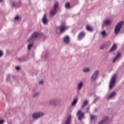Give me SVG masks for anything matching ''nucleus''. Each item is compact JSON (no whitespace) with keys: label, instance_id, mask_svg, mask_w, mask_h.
Segmentation results:
<instances>
[{"label":"nucleus","instance_id":"obj_8","mask_svg":"<svg viewBox=\"0 0 124 124\" xmlns=\"http://www.w3.org/2000/svg\"><path fill=\"white\" fill-rule=\"evenodd\" d=\"M43 115L42 113H34L32 114V116L33 119L37 120V119L40 118V117H42Z\"/></svg>","mask_w":124,"mask_h":124},{"label":"nucleus","instance_id":"obj_19","mask_svg":"<svg viewBox=\"0 0 124 124\" xmlns=\"http://www.w3.org/2000/svg\"><path fill=\"white\" fill-rule=\"evenodd\" d=\"M17 60L19 61V62H26L27 58H26V57H23L18 58Z\"/></svg>","mask_w":124,"mask_h":124},{"label":"nucleus","instance_id":"obj_41","mask_svg":"<svg viewBox=\"0 0 124 124\" xmlns=\"http://www.w3.org/2000/svg\"><path fill=\"white\" fill-rule=\"evenodd\" d=\"M7 54H10V51H9V50H8V51H7Z\"/></svg>","mask_w":124,"mask_h":124},{"label":"nucleus","instance_id":"obj_39","mask_svg":"<svg viewBox=\"0 0 124 124\" xmlns=\"http://www.w3.org/2000/svg\"><path fill=\"white\" fill-rule=\"evenodd\" d=\"M94 111H95V112H97V111H98V108H95V109H94Z\"/></svg>","mask_w":124,"mask_h":124},{"label":"nucleus","instance_id":"obj_30","mask_svg":"<svg viewBox=\"0 0 124 124\" xmlns=\"http://www.w3.org/2000/svg\"><path fill=\"white\" fill-rule=\"evenodd\" d=\"M102 35H103V36L106 37L107 36V33H106V32L104 31L102 32Z\"/></svg>","mask_w":124,"mask_h":124},{"label":"nucleus","instance_id":"obj_5","mask_svg":"<svg viewBox=\"0 0 124 124\" xmlns=\"http://www.w3.org/2000/svg\"><path fill=\"white\" fill-rule=\"evenodd\" d=\"M12 7H16V8H19L22 6V1L21 0L16 1L14 0L11 3Z\"/></svg>","mask_w":124,"mask_h":124},{"label":"nucleus","instance_id":"obj_1","mask_svg":"<svg viewBox=\"0 0 124 124\" xmlns=\"http://www.w3.org/2000/svg\"><path fill=\"white\" fill-rule=\"evenodd\" d=\"M43 35V33L41 32H38L37 31L34 32L32 33L31 37L27 40L30 43L33 42L35 39H36L37 37H41Z\"/></svg>","mask_w":124,"mask_h":124},{"label":"nucleus","instance_id":"obj_31","mask_svg":"<svg viewBox=\"0 0 124 124\" xmlns=\"http://www.w3.org/2000/svg\"><path fill=\"white\" fill-rule=\"evenodd\" d=\"M104 48H105V45H101L99 47L100 50H104Z\"/></svg>","mask_w":124,"mask_h":124},{"label":"nucleus","instance_id":"obj_14","mask_svg":"<svg viewBox=\"0 0 124 124\" xmlns=\"http://www.w3.org/2000/svg\"><path fill=\"white\" fill-rule=\"evenodd\" d=\"M63 41L64 42V43H66V44H69V42H70V40H69V36H65L63 39Z\"/></svg>","mask_w":124,"mask_h":124},{"label":"nucleus","instance_id":"obj_38","mask_svg":"<svg viewBox=\"0 0 124 124\" xmlns=\"http://www.w3.org/2000/svg\"><path fill=\"white\" fill-rule=\"evenodd\" d=\"M4 0H0V3H3Z\"/></svg>","mask_w":124,"mask_h":124},{"label":"nucleus","instance_id":"obj_24","mask_svg":"<svg viewBox=\"0 0 124 124\" xmlns=\"http://www.w3.org/2000/svg\"><path fill=\"white\" fill-rule=\"evenodd\" d=\"M19 20H22V17H20V16H16L14 18V20L15 21H19Z\"/></svg>","mask_w":124,"mask_h":124},{"label":"nucleus","instance_id":"obj_2","mask_svg":"<svg viewBox=\"0 0 124 124\" xmlns=\"http://www.w3.org/2000/svg\"><path fill=\"white\" fill-rule=\"evenodd\" d=\"M117 80V73H115L111 78L110 82H109V90H112L113 88L116 85V81Z\"/></svg>","mask_w":124,"mask_h":124},{"label":"nucleus","instance_id":"obj_16","mask_svg":"<svg viewBox=\"0 0 124 124\" xmlns=\"http://www.w3.org/2000/svg\"><path fill=\"white\" fill-rule=\"evenodd\" d=\"M108 120H109V118L108 117H105L103 118V119L100 122H99L98 124H103L106 123V122H107V121H108Z\"/></svg>","mask_w":124,"mask_h":124},{"label":"nucleus","instance_id":"obj_12","mask_svg":"<svg viewBox=\"0 0 124 124\" xmlns=\"http://www.w3.org/2000/svg\"><path fill=\"white\" fill-rule=\"evenodd\" d=\"M67 29V28L65 26H62L60 27V33H63Z\"/></svg>","mask_w":124,"mask_h":124},{"label":"nucleus","instance_id":"obj_27","mask_svg":"<svg viewBox=\"0 0 124 124\" xmlns=\"http://www.w3.org/2000/svg\"><path fill=\"white\" fill-rule=\"evenodd\" d=\"M33 46V44H30L28 46V50H31V47Z\"/></svg>","mask_w":124,"mask_h":124},{"label":"nucleus","instance_id":"obj_9","mask_svg":"<svg viewBox=\"0 0 124 124\" xmlns=\"http://www.w3.org/2000/svg\"><path fill=\"white\" fill-rule=\"evenodd\" d=\"M85 35H86V33L85 32H80L78 36V40H82V39L85 37Z\"/></svg>","mask_w":124,"mask_h":124},{"label":"nucleus","instance_id":"obj_3","mask_svg":"<svg viewBox=\"0 0 124 124\" xmlns=\"http://www.w3.org/2000/svg\"><path fill=\"white\" fill-rule=\"evenodd\" d=\"M124 21H121L117 23V24L115 26L114 29V33L115 34H118V33L121 31V29L123 28V26H124Z\"/></svg>","mask_w":124,"mask_h":124},{"label":"nucleus","instance_id":"obj_10","mask_svg":"<svg viewBox=\"0 0 124 124\" xmlns=\"http://www.w3.org/2000/svg\"><path fill=\"white\" fill-rule=\"evenodd\" d=\"M121 57H122V53H121V52H117V55L113 60V62H117V61H118V60H119Z\"/></svg>","mask_w":124,"mask_h":124},{"label":"nucleus","instance_id":"obj_15","mask_svg":"<svg viewBox=\"0 0 124 124\" xmlns=\"http://www.w3.org/2000/svg\"><path fill=\"white\" fill-rule=\"evenodd\" d=\"M116 95H117V93L113 92L112 93H111V94L108 95V99H112V98H113V97H115Z\"/></svg>","mask_w":124,"mask_h":124},{"label":"nucleus","instance_id":"obj_13","mask_svg":"<svg viewBox=\"0 0 124 124\" xmlns=\"http://www.w3.org/2000/svg\"><path fill=\"white\" fill-rule=\"evenodd\" d=\"M42 22H43V24H44L45 25H46V24H48V19H47V15L46 14H45L44 15V16L42 19Z\"/></svg>","mask_w":124,"mask_h":124},{"label":"nucleus","instance_id":"obj_26","mask_svg":"<svg viewBox=\"0 0 124 124\" xmlns=\"http://www.w3.org/2000/svg\"><path fill=\"white\" fill-rule=\"evenodd\" d=\"M97 119V117L96 116H93V115H91V120L92 121H94V120H96Z\"/></svg>","mask_w":124,"mask_h":124},{"label":"nucleus","instance_id":"obj_33","mask_svg":"<svg viewBox=\"0 0 124 124\" xmlns=\"http://www.w3.org/2000/svg\"><path fill=\"white\" fill-rule=\"evenodd\" d=\"M10 78H11V76H10V75H8L6 78V81L8 82V81L10 80Z\"/></svg>","mask_w":124,"mask_h":124},{"label":"nucleus","instance_id":"obj_7","mask_svg":"<svg viewBox=\"0 0 124 124\" xmlns=\"http://www.w3.org/2000/svg\"><path fill=\"white\" fill-rule=\"evenodd\" d=\"M77 115H78V121H82L83 118H84V116H85V113L82 112V111L79 110L77 112Z\"/></svg>","mask_w":124,"mask_h":124},{"label":"nucleus","instance_id":"obj_37","mask_svg":"<svg viewBox=\"0 0 124 124\" xmlns=\"http://www.w3.org/2000/svg\"><path fill=\"white\" fill-rule=\"evenodd\" d=\"M20 69H21V67H20V66H16V70H20Z\"/></svg>","mask_w":124,"mask_h":124},{"label":"nucleus","instance_id":"obj_18","mask_svg":"<svg viewBox=\"0 0 124 124\" xmlns=\"http://www.w3.org/2000/svg\"><path fill=\"white\" fill-rule=\"evenodd\" d=\"M49 104L50 105H54L56 106L57 105V100H51L49 101Z\"/></svg>","mask_w":124,"mask_h":124},{"label":"nucleus","instance_id":"obj_17","mask_svg":"<svg viewBox=\"0 0 124 124\" xmlns=\"http://www.w3.org/2000/svg\"><path fill=\"white\" fill-rule=\"evenodd\" d=\"M105 26H110L111 25V20L109 19H107L106 21H104V23Z\"/></svg>","mask_w":124,"mask_h":124},{"label":"nucleus","instance_id":"obj_11","mask_svg":"<svg viewBox=\"0 0 124 124\" xmlns=\"http://www.w3.org/2000/svg\"><path fill=\"white\" fill-rule=\"evenodd\" d=\"M117 49V45L116 44H114L111 48L109 50V52L110 53H113V52H115L116 50Z\"/></svg>","mask_w":124,"mask_h":124},{"label":"nucleus","instance_id":"obj_6","mask_svg":"<svg viewBox=\"0 0 124 124\" xmlns=\"http://www.w3.org/2000/svg\"><path fill=\"white\" fill-rule=\"evenodd\" d=\"M99 75V71L96 70L90 78V81L92 83L95 82V80L98 78Z\"/></svg>","mask_w":124,"mask_h":124},{"label":"nucleus","instance_id":"obj_21","mask_svg":"<svg viewBox=\"0 0 124 124\" xmlns=\"http://www.w3.org/2000/svg\"><path fill=\"white\" fill-rule=\"evenodd\" d=\"M86 30L88 31H93V29L92 26H90L89 25L86 26Z\"/></svg>","mask_w":124,"mask_h":124},{"label":"nucleus","instance_id":"obj_29","mask_svg":"<svg viewBox=\"0 0 124 124\" xmlns=\"http://www.w3.org/2000/svg\"><path fill=\"white\" fill-rule=\"evenodd\" d=\"M88 101H84L83 105L82 106L81 108H84V107H85V106H86V105H88Z\"/></svg>","mask_w":124,"mask_h":124},{"label":"nucleus","instance_id":"obj_32","mask_svg":"<svg viewBox=\"0 0 124 124\" xmlns=\"http://www.w3.org/2000/svg\"><path fill=\"white\" fill-rule=\"evenodd\" d=\"M78 100L77 99H75L73 102L72 103V105H76V103H77Z\"/></svg>","mask_w":124,"mask_h":124},{"label":"nucleus","instance_id":"obj_40","mask_svg":"<svg viewBox=\"0 0 124 124\" xmlns=\"http://www.w3.org/2000/svg\"><path fill=\"white\" fill-rule=\"evenodd\" d=\"M39 84H43V80H41L39 82Z\"/></svg>","mask_w":124,"mask_h":124},{"label":"nucleus","instance_id":"obj_20","mask_svg":"<svg viewBox=\"0 0 124 124\" xmlns=\"http://www.w3.org/2000/svg\"><path fill=\"white\" fill-rule=\"evenodd\" d=\"M65 7L66 9H70L71 6L70 5V3L69 2H67L65 4Z\"/></svg>","mask_w":124,"mask_h":124},{"label":"nucleus","instance_id":"obj_23","mask_svg":"<svg viewBox=\"0 0 124 124\" xmlns=\"http://www.w3.org/2000/svg\"><path fill=\"white\" fill-rule=\"evenodd\" d=\"M83 87V82H80L78 86V91H80V90H81V89H82Z\"/></svg>","mask_w":124,"mask_h":124},{"label":"nucleus","instance_id":"obj_28","mask_svg":"<svg viewBox=\"0 0 124 124\" xmlns=\"http://www.w3.org/2000/svg\"><path fill=\"white\" fill-rule=\"evenodd\" d=\"M83 72H85V73H88V72H90V69L88 68H86L83 70Z\"/></svg>","mask_w":124,"mask_h":124},{"label":"nucleus","instance_id":"obj_35","mask_svg":"<svg viewBox=\"0 0 124 124\" xmlns=\"http://www.w3.org/2000/svg\"><path fill=\"white\" fill-rule=\"evenodd\" d=\"M4 120H0V124H4Z\"/></svg>","mask_w":124,"mask_h":124},{"label":"nucleus","instance_id":"obj_34","mask_svg":"<svg viewBox=\"0 0 124 124\" xmlns=\"http://www.w3.org/2000/svg\"><path fill=\"white\" fill-rule=\"evenodd\" d=\"M3 56V51L1 50H0V58H1Z\"/></svg>","mask_w":124,"mask_h":124},{"label":"nucleus","instance_id":"obj_25","mask_svg":"<svg viewBox=\"0 0 124 124\" xmlns=\"http://www.w3.org/2000/svg\"><path fill=\"white\" fill-rule=\"evenodd\" d=\"M104 45L105 46V47L107 48V47H109V46L111 45V42L108 41L106 43V44Z\"/></svg>","mask_w":124,"mask_h":124},{"label":"nucleus","instance_id":"obj_22","mask_svg":"<svg viewBox=\"0 0 124 124\" xmlns=\"http://www.w3.org/2000/svg\"><path fill=\"white\" fill-rule=\"evenodd\" d=\"M71 121V116H69L68 119L65 121V124H70Z\"/></svg>","mask_w":124,"mask_h":124},{"label":"nucleus","instance_id":"obj_4","mask_svg":"<svg viewBox=\"0 0 124 124\" xmlns=\"http://www.w3.org/2000/svg\"><path fill=\"white\" fill-rule=\"evenodd\" d=\"M59 2H55L53 5V9L50 12V15L51 16H55L57 14V11H58V8L59 7Z\"/></svg>","mask_w":124,"mask_h":124},{"label":"nucleus","instance_id":"obj_36","mask_svg":"<svg viewBox=\"0 0 124 124\" xmlns=\"http://www.w3.org/2000/svg\"><path fill=\"white\" fill-rule=\"evenodd\" d=\"M39 94V93H35L34 95V97H35L36 96H38Z\"/></svg>","mask_w":124,"mask_h":124}]
</instances>
